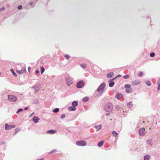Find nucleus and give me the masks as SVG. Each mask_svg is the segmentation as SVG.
Wrapping results in <instances>:
<instances>
[{"instance_id":"1","label":"nucleus","mask_w":160,"mask_h":160,"mask_svg":"<svg viewBox=\"0 0 160 160\" xmlns=\"http://www.w3.org/2000/svg\"><path fill=\"white\" fill-rule=\"evenodd\" d=\"M105 110L106 112H110L112 110V104L111 103H108L105 106Z\"/></svg>"},{"instance_id":"2","label":"nucleus","mask_w":160,"mask_h":160,"mask_svg":"<svg viewBox=\"0 0 160 160\" xmlns=\"http://www.w3.org/2000/svg\"><path fill=\"white\" fill-rule=\"evenodd\" d=\"M8 99L10 102H15L18 100L17 97L14 95H8Z\"/></svg>"},{"instance_id":"3","label":"nucleus","mask_w":160,"mask_h":160,"mask_svg":"<svg viewBox=\"0 0 160 160\" xmlns=\"http://www.w3.org/2000/svg\"><path fill=\"white\" fill-rule=\"evenodd\" d=\"M76 145L79 146H84L86 145V142L83 140L78 141L76 142Z\"/></svg>"},{"instance_id":"4","label":"nucleus","mask_w":160,"mask_h":160,"mask_svg":"<svg viewBox=\"0 0 160 160\" xmlns=\"http://www.w3.org/2000/svg\"><path fill=\"white\" fill-rule=\"evenodd\" d=\"M84 85V82L82 80L78 82L76 86L78 88H82Z\"/></svg>"},{"instance_id":"5","label":"nucleus","mask_w":160,"mask_h":160,"mask_svg":"<svg viewBox=\"0 0 160 160\" xmlns=\"http://www.w3.org/2000/svg\"><path fill=\"white\" fill-rule=\"evenodd\" d=\"M105 86V84L104 83H102L98 88L97 91L98 92H100L102 90H103Z\"/></svg>"},{"instance_id":"6","label":"nucleus","mask_w":160,"mask_h":160,"mask_svg":"<svg viewBox=\"0 0 160 160\" xmlns=\"http://www.w3.org/2000/svg\"><path fill=\"white\" fill-rule=\"evenodd\" d=\"M15 127V125L14 124L9 125L8 123H6L5 124V129L6 130L11 129Z\"/></svg>"},{"instance_id":"7","label":"nucleus","mask_w":160,"mask_h":160,"mask_svg":"<svg viewBox=\"0 0 160 160\" xmlns=\"http://www.w3.org/2000/svg\"><path fill=\"white\" fill-rule=\"evenodd\" d=\"M72 78L69 77H66V81L67 85L68 86H70L73 82Z\"/></svg>"},{"instance_id":"8","label":"nucleus","mask_w":160,"mask_h":160,"mask_svg":"<svg viewBox=\"0 0 160 160\" xmlns=\"http://www.w3.org/2000/svg\"><path fill=\"white\" fill-rule=\"evenodd\" d=\"M41 85L39 83H36L32 87L35 90L36 92H38L41 88Z\"/></svg>"},{"instance_id":"9","label":"nucleus","mask_w":160,"mask_h":160,"mask_svg":"<svg viewBox=\"0 0 160 160\" xmlns=\"http://www.w3.org/2000/svg\"><path fill=\"white\" fill-rule=\"evenodd\" d=\"M139 134L141 136H143L145 135V132L144 129L140 128L139 130Z\"/></svg>"},{"instance_id":"10","label":"nucleus","mask_w":160,"mask_h":160,"mask_svg":"<svg viewBox=\"0 0 160 160\" xmlns=\"http://www.w3.org/2000/svg\"><path fill=\"white\" fill-rule=\"evenodd\" d=\"M32 121L35 123H38L39 120H40V118L37 116H34L32 118Z\"/></svg>"},{"instance_id":"11","label":"nucleus","mask_w":160,"mask_h":160,"mask_svg":"<svg viewBox=\"0 0 160 160\" xmlns=\"http://www.w3.org/2000/svg\"><path fill=\"white\" fill-rule=\"evenodd\" d=\"M123 96V94L120 93H118L116 94L115 97L118 99L119 100Z\"/></svg>"},{"instance_id":"12","label":"nucleus","mask_w":160,"mask_h":160,"mask_svg":"<svg viewBox=\"0 0 160 160\" xmlns=\"http://www.w3.org/2000/svg\"><path fill=\"white\" fill-rule=\"evenodd\" d=\"M140 82L139 80L136 79L132 82V85H137L139 84Z\"/></svg>"},{"instance_id":"13","label":"nucleus","mask_w":160,"mask_h":160,"mask_svg":"<svg viewBox=\"0 0 160 160\" xmlns=\"http://www.w3.org/2000/svg\"><path fill=\"white\" fill-rule=\"evenodd\" d=\"M57 131L54 130L50 129L47 131V133L50 134H52L56 132Z\"/></svg>"},{"instance_id":"14","label":"nucleus","mask_w":160,"mask_h":160,"mask_svg":"<svg viewBox=\"0 0 160 160\" xmlns=\"http://www.w3.org/2000/svg\"><path fill=\"white\" fill-rule=\"evenodd\" d=\"M115 82L112 81V80H110L109 83V86L110 87H112L114 85Z\"/></svg>"},{"instance_id":"15","label":"nucleus","mask_w":160,"mask_h":160,"mask_svg":"<svg viewBox=\"0 0 160 160\" xmlns=\"http://www.w3.org/2000/svg\"><path fill=\"white\" fill-rule=\"evenodd\" d=\"M68 109L70 111H74L76 110V108L74 106H70L68 108Z\"/></svg>"},{"instance_id":"16","label":"nucleus","mask_w":160,"mask_h":160,"mask_svg":"<svg viewBox=\"0 0 160 160\" xmlns=\"http://www.w3.org/2000/svg\"><path fill=\"white\" fill-rule=\"evenodd\" d=\"M114 74V73L112 72L108 73L107 75V77L108 78H110L111 77H112V76Z\"/></svg>"},{"instance_id":"17","label":"nucleus","mask_w":160,"mask_h":160,"mask_svg":"<svg viewBox=\"0 0 160 160\" xmlns=\"http://www.w3.org/2000/svg\"><path fill=\"white\" fill-rule=\"evenodd\" d=\"M72 106L76 107L78 105V102L77 101H74L72 102Z\"/></svg>"},{"instance_id":"18","label":"nucleus","mask_w":160,"mask_h":160,"mask_svg":"<svg viewBox=\"0 0 160 160\" xmlns=\"http://www.w3.org/2000/svg\"><path fill=\"white\" fill-rule=\"evenodd\" d=\"M103 143L104 142L103 141H101L98 142V146L99 147H101L103 145Z\"/></svg>"},{"instance_id":"19","label":"nucleus","mask_w":160,"mask_h":160,"mask_svg":"<svg viewBox=\"0 0 160 160\" xmlns=\"http://www.w3.org/2000/svg\"><path fill=\"white\" fill-rule=\"evenodd\" d=\"M127 105L128 108H131L133 106L132 102H130L127 103Z\"/></svg>"},{"instance_id":"20","label":"nucleus","mask_w":160,"mask_h":160,"mask_svg":"<svg viewBox=\"0 0 160 160\" xmlns=\"http://www.w3.org/2000/svg\"><path fill=\"white\" fill-rule=\"evenodd\" d=\"M150 156L149 155H146L144 157V160H149Z\"/></svg>"},{"instance_id":"21","label":"nucleus","mask_w":160,"mask_h":160,"mask_svg":"<svg viewBox=\"0 0 160 160\" xmlns=\"http://www.w3.org/2000/svg\"><path fill=\"white\" fill-rule=\"evenodd\" d=\"M40 72H41V74H42L44 72L45 69H44V68L42 66H41L40 67Z\"/></svg>"},{"instance_id":"22","label":"nucleus","mask_w":160,"mask_h":160,"mask_svg":"<svg viewBox=\"0 0 160 160\" xmlns=\"http://www.w3.org/2000/svg\"><path fill=\"white\" fill-rule=\"evenodd\" d=\"M88 97H86L82 99V101L83 102H86L88 101Z\"/></svg>"},{"instance_id":"23","label":"nucleus","mask_w":160,"mask_h":160,"mask_svg":"<svg viewBox=\"0 0 160 160\" xmlns=\"http://www.w3.org/2000/svg\"><path fill=\"white\" fill-rule=\"evenodd\" d=\"M131 85L129 84H126L124 85V88L126 89L131 88Z\"/></svg>"},{"instance_id":"24","label":"nucleus","mask_w":160,"mask_h":160,"mask_svg":"<svg viewBox=\"0 0 160 160\" xmlns=\"http://www.w3.org/2000/svg\"><path fill=\"white\" fill-rule=\"evenodd\" d=\"M10 71L12 73V74L15 77H16L17 76V74L14 72V70L12 68H11L10 69Z\"/></svg>"},{"instance_id":"25","label":"nucleus","mask_w":160,"mask_h":160,"mask_svg":"<svg viewBox=\"0 0 160 160\" xmlns=\"http://www.w3.org/2000/svg\"><path fill=\"white\" fill-rule=\"evenodd\" d=\"M95 128L97 129V131H99L101 128V125H99L96 126H95Z\"/></svg>"},{"instance_id":"26","label":"nucleus","mask_w":160,"mask_h":160,"mask_svg":"<svg viewBox=\"0 0 160 160\" xmlns=\"http://www.w3.org/2000/svg\"><path fill=\"white\" fill-rule=\"evenodd\" d=\"M132 89L130 88L128 89H126L125 90L126 92L127 93H130L132 92Z\"/></svg>"},{"instance_id":"27","label":"nucleus","mask_w":160,"mask_h":160,"mask_svg":"<svg viewBox=\"0 0 160 160\" xmlns=\"http://www.w3.org/2000/svg\"><path fill=\"white\" fill-rule=\"evenodd\" d=\"M112 134L113 137H116L118 135V133H117L115 131H113L112 132Z\"/></svg>"},{"instance_id":"28","label":"nucleus","mask_w":160,"mask_h":160,"mask_svg":"<svg viewBox=\"0 0 160 160\" xmlns=\"http://www.w3.org/2000/svg\"><path fill=\"white\" fill-rule=\"evenodd\" d=\"M59 108H54L53 111V112L56 113L58 112L59 111Z\"/></svg>"},{"instance_id":"29","label":"nucleus","mask_w":160,"mask_h":160,"mask_svg":"<svg viewBox=\"0 0 160 160\" xmlns=\"http://www.w3.org/2000/svg\"><path fill=\"white\" fill-rule=\"evenodd\" d=\"M20 128H17L15 129V131L14 132V135L16 134L19 131H20Z\"/></svg>"},{"instance_id":"30","label":"nucleus","mask_w":160,"mask_h":160,"mask_svg":"<svg viewBox=\"0 0 160 160\" xmlns=\"http://www.w3.org/2000/svg\"><path fill=\"white\" fill-rule=\"evenodd\" d=\"M5 142L2 140H0V145H6Z\"/></svg>"},{"instance_id":"31","label":"nucleus","mask_w":160,"mask_h":160,"mask_svg":"<svg viewBox=\"0 0 160 160\" xmlns=\"http://www.w3.org/2000/svg\"><path fill=\"white\" fill-rule=\"evenodd\" d=\"M145 83L148 86H150L152 84L151 82L149 80L145 82Z\"/></svg>"},{"instance_id":"32","label":"nucleus","mask_w":160,"mask_h":160,"mask_svg":"<svg viewBox=\"0 0 160 160\" xmlns=\"http://www.w3.org/2000/svg\"><path fill=\"white\" fill-rule=\"evenodd\" d=\"M152 140L150 139L147 140L146 141L147 144L149 145H150L151 144V142H152Z\"/></svg>"},{"instance_id":"33","label":"nucleus","mask_w":160,"mask_h":160,"mask_svg":"<svg viewBox=\"0 0 160 160\" xmlns=\"http://www.w3.org/2000/svg\"><path fill=\"white\" fill-rule=\"evenodd\" d=\"M80 66L83 69H85L86 68V65L85 64H81Z\"/></svg>"},{"instance_id":"34","label":"nucleus","mask_w":160,"mask_h":160,"mask_svg":"<svg viewBox=\"0 0 160 160\" xmlns=\"http://www.w3.org/2000/svg\"><path fill=\"white\" fill-rule=\"evenodd\" d=\"M64 57L67 60L68 59L70 58V56L67 54L65 55Z\"/></svg>"},{"instance_id":"35","label":"nucleus","mask_w":160,"mask_h":160,"mask_svg":"<svg viewBox=\"0 0 160 160\" xmlns=\"http://www.w3.org/2000/svg\"><path fill=\"white\" fill-rule=\"evenodd\" d=\"M23 111V109L22 108H20L19 109H18L17 111L16 112L17 113H18L19 112H22Z\"/></svg>"},{"instance_id":"36","label":"nucleus","mask_w":160,"mask_h":160,"mask_svg":"<svg viewBox=\"0 0 160 160\" xmlns=\"http://www.w3.org/2000/svg\"><path fill=\"white\" fill-rule=\"evenodd\" d=\"M116 109L117 111H119L120 109L121 108L118 105H117L116 107Z\"/></svg>"},{"instance_id":"37","label":"nucleus","mask_w":160,"mask_h":160,"mask_svg":"<svg viewBox=\"0 0 160 160\" xmlns=\"http://www.w3.org/2000/svg\"><path fill=\"white\" fill-rule=\"evenodd\" d=\"M57 150L56 149L53 150L49 152V154L55 153L57 152Z\"/></svg>"},{"instance_id":"38","label":"nucleus","mask_w":160,"mask_h":160,"mask_svg":"<svg viewBox=\"0 0 160 160\" xmlns=\"http://www.w3.org/2000/svg\"><path fill=\"white\" fill-rule=\"evenodd\" d=\"M143 74V73L142 72H140L138 75V76L141 77H142Z\"/></svg>"},{"instance_id":"39","label":"nucleus","mask_w":160,"mask_h":160,"mask_svg":"<svg viewBox=\"0 0 160 160\" xmlns=\"http://www.w3.org/2000/svg\"><path fill=\"white\" fill-rule=\"evenodd\" d=\"M155 53L154 52H152L150 54V56L152 58L154 57V56H155Z\"/></svg>"},{"instance_id":"40","label":"nucleus","mask_w":160,"mask_h":160,"mask_svg":"<svg viewBox=\"0 0 160 160\" xmlns=\"http://www.w3.org/2000/svg\"><path fill=\"white\" fill-rule=\"evenodd\" d=\"M129 76L128 74H127L123 76V78L124 79H126L128 78H129Z\"/></svg>"},{"instance_id":"41","label":"nucleus","mask_w":160,"mask_h":160,"mask_svg":"<svg viewBox=\"0 0 160 160\" xmlns=\"http://www.w3.org/2000/svg\"><path fill=\"white\" fill-rule=\"evenodd\" d=\"M65 116H66V115H65V114H63L61 115V116L60 117V118L62 119H63L65 118Z\"/></svg>"},{"instance_id":"42","label":"nucleus","mask_w":160,"mask_h":160,"mask_svg":"<svg viewBox=\"0 0 160 160\" xmlns=\"http://www.w3.org/2000/svg\"><path fill=\"white\" fill-rule=\"evenodd\" d=\"M22 8V6L21 5H19L18 6V9L20 10Z\"/></svg>"},{"instance_id":"43","label":"nucleus","mask_w":160,"mask_h":160,"mask_svg":"<svg viewBox=\"0 0 160 160\" xmlns=\"http://www.w3.org/2000/svg\"><path fill=\"white\" fill-rule=\"evenodd\" d=\"M0 156H1L0 160H2L3 159V157H4V155L3 154H0Z\"/></svg>"},{"instance_id":"44","label":"nucleus","mask_w":160,"mask_h":160,"mask_svg":"<svg viewBox=\"0 0 160 160\" xmlns=\"http://www.w3.org/2000/svg\"><path fill=\"white\" fill-rule=\"evenodd\" d=\"M17 72L19 74H21L22 73V70H17Z\"/></svg>"},{"instance_id":"45","label":"nucleus","mask_w":160,"mask_h":160,"mask_svg":"<svg viewBox=\"0 0 160 160\" xmlns=\"http://www.w3.org/2000/svg\"><path fill=\"white\" fill-rule=\"evenodd\" d=\"M5 9V8L4 7H3L2 8H0V11H2Z\"/></svg>"},{"instance_id":"46","label":"nucleus","mask_w":160,"mask_h":160,"mask_svg":"<svg viewBox=\"0 0 160 160\" xmlns=\"http://www.w3.org/2000/svg\"><path fill=\"white\" fill-rule=\"evenodd\" d=\"M157 90L159 91L160 90V83H159L158 87L157 88Z\"/></svg>"},{"instance_id":"47","label":"nucleus","mask_w":160,"mask_h":160,"mask_svg":"<svg viewBox=\"0 0 160 160\" xmlns=\"http://www.w3.org/2000/svg\"><path fill=\"white\" fill-rule=\"evenodd\" d=\"M34 114V112H33L29 116V117H32V115H33Z\"/></svg>"},{"instance_id":"48","label":"nucleus","mask_w":160,"mask_h":160,"mask_svg":"<svg viewBox=\"0 0 160 160\" xmlns=\"http://www.w3.org/2000/svg\"><path fill=\"white\" fill-rule=\"evenodd\" d=\"M31 70V68L30 67H29L28 68V71L29 72H30V71Z\"/></svg>"},{"instance_id":"49","label":"nucleus","mask_w":160,"mask_h":160,"mask_svg":"<svg viewBox=\"0 0 160 160\" xmlns=\"http://www.w3.org/2000/svg\"><path fill=\"white\" fill-rule=\"evenodd\" d=\"M35 72L36 74H38L39 72V71L38 70H36L35 71Z\"/></svg>"},{"instance_id":"50","label":"nucleus","mask_w":160,"mask_h":160,"mask_svg":"<svg viewBox=\"0 0 160 160\" xmlns=\"http://www.w3.org/2000/svg\"><path fill=\"white\" fill-rule=\"evenodd\" d=\"M33 4V2H31L29 3V5H31V6Z\"/></svg>"},{"instance_id":"51","label":"nucleus","mask_w":160,"mask_h":160,"mask_svg":"<svg viewBox=\"0 0 160 160\" xmlns=\"http://www.w3.org/2000/svg\"><path fill=\"white\" fill-rule=\"evenodd\" d=\"M28 108L27 107H25L24 108V110H28Z\"/></svg>"},{"instance_id":"52","label":"nucleus","mask_w":160,"mask_h":160,"mask_svg":"<svg viewBox=\"0 0 160 160\" xmlns=\"http://www.w3.org/2000/svg\"><path fill=\"white\" fill-rule=\"evenodd\" d=\"M44 159L43 158H40V159H38L36 160H44Z\"/></svg>"},{"instance_id":"53","label":"nucleus","mask_w":160,"mask_h":160,"mask_svg":"<svg viewBox=\"0 0 160 160\" xmlns=\"http://www.w3.org/2000/svg\"><path fill=\"white\" fill-rule=\"evenodd\" d=\"M121 76V75H120V74H119V75H118L117 76H116V78L118 77H120Z\"/></svg>"},{"instance_id":"54","label":"nucleus","mask_w":160,"mask_h":160,"mask_svg":"<svg viewBox=\"0 0 160 160\" xmlns=\"http://www.w3.org/2000/svg\"><path fill=\"white\" fill-rule=\"evenodd\" d=\"M110 113H106V116H108V115H110Z\"/></svg>"},{"instance_id":"55","label":"nucleus","mask_w":160,"mask_h":160,"mask_svg":"<svg viewBox=\"0 0 160 160\" xmlns=\"http://www.w3.org/2000/svg\"><path fill=\"white\" fill-rule=\"evenodd\" d=\"M115 79L114 78H112V79H111V80H112V81L113 80H114Z\"/></svg>"},{"instance_id":"56","label":"nucleus","mask_w":160,"mask_h":160,"mask_svg":"<svg viewBox=\"0 0 160 160\" xmlns=\"http://www.w3.org/2000/svg\"><path fill=\"white\" fill-rule=\"evenodd\" d=\"M117 78H116V77L114 78L115 79Z\"/></svg>"},{"instance_id":"57","label":"nucleus","mask_w":160,"mask_h":160,"mask_svg":"<svg viewBox=\"0 0 160 160\" xmlns=\"http://www.w3.org/2000/svg\"><path fill=\"white\" fill-rule=\"evenodd\" d=\"M143 122V123H144V121H143V122Z\"/></svg>"},{"instance_id":"58","label":"nucleus","mask_w":160,"mask_h":160,"mask_svg":"<svg viewBox=\"0 0 160 160\" xmlns=\"http://www.w3.org/2000/svg\"><path fill=\"white\" fill-rule=\"evenodd\" d=\"M110 120L111 121V120H112V119H110Z\"/></svg>"}]
</instances>
